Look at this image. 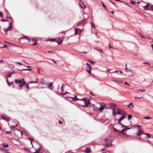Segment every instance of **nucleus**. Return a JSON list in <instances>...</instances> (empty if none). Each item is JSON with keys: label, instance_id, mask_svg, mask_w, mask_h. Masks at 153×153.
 <instances>
[{"label": "nucleus", "instance_id": "49530a36", "mask_svg": "<svg viewBox=\"0 0 153 153\" xmlns=\"http://www.w3.org/2000/svg\"><path fill=\"white\" fill-rule=\"evenodd\" d=\"M63 85L62 86V87H61V90L62 91H63Z\"/></svg>", "mask_w": 153, "mask_h": 153}, {"label": "nucleus", "instance_id": "473e14b6", "mask_svg": "<svg viewBox=\"0 0 153 153\" xmlns=\"http://www.w3.org/2000/svg\"><path fill=\"white\" fill-rule=\"evenodd\" d=\"M145 90H142L141 89H138L137 91H141V92H144L145 91Z\"/></svg>", "mask_w": 153, "mask_h": 153}, {"label": "nucleus", "instance_id": "58836bf2", "mask_svg": "<svg viewBox=\"0 0 153 153\" xmlns=\"http://www.w3.org/2000/svg\"><path fill=\"white\" fill-rule=\"evenodd\" d=\"M89 62L90 63H91V64H94V63H95V62H93V61H91V60H90V61H89Z\"/></svg>", "mask_w": 153, "mask_h": 153}, {"label": "nucleus", "instance_id": "3c124183", "mask_svg": "<svg viewBox=\"0 0 153 153\" xmlns=\"http://www.w3.org/2000/svg\"><path fill=\"white\" fill-rule=\"evenodd\" d=\"M90 94H91L92 95V96H95V95L94 94H93V93H92V92H91H91H90Z\"/></svg>", "mask_w": 153, "mask_h": 153}, {"label": "nucleus", "instance_id": "a878e982", "mask_svg": "<svg viewBox=\"0 0 153 153\" xmlns=\"http://www.w3.org/2000/svg\"><path fill=\"white\" fill-rule=\"evenodd\" d=\"M132 117V116L131 115L129 114L128 116V120H130Z\"/></svg>", "mask_w": 153, "mask_h": 153}, {"label": "nucleus", "instance_id": "dca6fc26", "mask_svg": "<svg viewBox=\"0 0 153 153\" xmlns=\"http://www.w3.org/2000/svg\"><path fill=\"white\" fill-rule=\"evenodd\" d=\"M121 120H120V119L119 120V122H118V123L119 124L121 125L123 127H125V128H127V127H128V126H125L124 125H123V124L121 123Z\"/></svg>", "mask_w": 153, "mask_h": 153}, {"label": "nucleus", "instance_id": "1a4fd4ad", "mask_svg": "<svg viewBox=\"0 0 153 153\" xmlns=\"http://www.w3.org/2000/svg\"><path fill=\"white\" fill-rule=\"evenodd\" d=\"M110 107L111 108L112 110H115L116 107V105L114 103H111L110 104Z\"/></svg>", "mask_w": 153, "mask_h": 153}, {"label": "nucleus", "instance_id": "20e7f679", "mask_svg": "<svg viewBox=\"0 0 153 153\" xmlns=\"http://www.w3.org/2000/svg\"><path fill=\"white\" fill-rule=\"evenodd\" d=\"M1 117L2 119L7 121H8L11 119L10 117L4 114L1 115Z\"/></svg>", "mask_w": 153, "mask_h": 153}, {"label": "nucleus", "instance_id": "e433bc0d", "mask_svg": "<svg viewBox=\"0 0 153 153\" xmlns=\"http://www.w3.org/2000/svg\"><path fill=\"white\" fill-rule=\"evenodd\" d=\"M114 131L116 132H119V133H120V131H119V130H117V129L115 128H114Z\"/></svg>", "mask_w": 153, "mask_h": 153}, {"label": "nucleus", "instance_id": "c03bdc74", "mask_svg": "<svg viewBox=\"0 0 153 153\" xmlns=\"http://www.w3.org/2000/svg\"><path fill=\"white\" fill-rule=\"evenodd\" d=\"M143 64H147L149 66L150 65V64H149V63H148V62H144L143 63Z\"/></svg>", "mask_w": 153, "mask_h": 153}, {"label": "nucleus", "instance_id": "7ed1b4c3", "mask_svg": "<svg viewBox=\"0 0 153 153\" xmlns=\"http://www.w3.org/2000/svg\"><path fill=\"white\" fill-rule=\"evenodd\" d=\"M112 140L109 139H105L106 144L105 146L106 147L109 146H112Z\"/></svg>", "mask_w": 153, "mask_h": 153}, {"label": "nucleus", "instance_id": "603ef678", "mask_svg": "<svg viewBox=\"0 0 153 153\" xmlns=\"http://www.w3.org/2000/svg\"><path fill=\"white\" fill-rule=\"evenodd\" d=\"M33 45H37V41L35 43L32 44Z\"/></svg>", "mask_w": 153, "mask_h": 153}, {"label": "nucleus", "instance_id": "680f3d73", "mask_svg": "<svg viewBox=\"0 0 153 153\" xmlns=\"http://www.w3.org/2000/svg\"><path fill=\"white\" fill-rule=\"evenodd\" d=\"M86 65H87V66L89 67V66H90V64H88V63H87L86 64Z\"/></svg>", "mask_w": 153, "mask_h": 153}, {"label": "nucleus", "instance_id": "aec40b11", "mask_svg": "<svg viewBox=\"0 0 153 153\" xmlns=\"http://www.w3.org/2000/svg\"><path fill=\"white\" fill-rule=\"evenodd\" d=\"M123 113H124V112L123 111H118L115 114V115L117 114H120V115H122V114H123Z\"/></svg>", "mask_w": 153, "mask_h": 153}, {"label": "nucleus", "instance_id": "393cba45", "mask_svg": "<svg viewBox=\"0 0 153 153\" xmlns=\"http://www.w3.org/2000/svg\"><path fill=\"white\" fill-rule=\"evenodd\" d=\"M2 146H3L4 147L7 148L8 147L9 145L8 144H6V145H5L4 143H3L2 144Z\"/></svg>", "mask_w": 153, "mask_h": 153}, {"label": "nucleus", "instance_id": "c756f323", "mask_svg": "<svg viewBox=\"0 0 153 153\" xmlns=\"http://www.w3.org/2000/svg\"><path fill=\"white\" fill-rule=\"evenodd\" d=\"M18 126V125L17 124L15 126H13V125H12L11 127V128L12 129L13 128H15L17 127Z\"/></svg>", "mask_w": 153, "mask_h": 153}, {"label": "nucleus", "instance_id": "79ce46f5", "mask_svg": "<svg viewBox=\"0 0 153 153\" xmlns=\"http://www.w3.org/2000/svg\"><path fill=\"white\" fill-rule=\"evenodd\" d=\"M49 41L54 42L55 41V39H50Z\"/></svg>", "mask_w": 153, "mask_h": 153}, {"label": "nucleus", "instance_id": "cd10ccee", "mask_svg": "<svg viewBox=\"0 0 153 153\" xmlns=\"http://www.w3.org/2000/svg\"><path fill=\"white\" fill-rule=\"evenodd\" d=\"M13 72H11V73H10V74H8L7 75V77H11V74H13Z\"/></svg>", "mask_w": 153, "mask_h": 153}, {"label": "nucleus", "instance_id": "4c0bfd02", "mask_svg": "<svg viewBox=\"0 0 153 153\" xmlns=\"http://www.w3.org/2000/svg\"><path fill=\"white\" fill-rule=\"evenodd\" d=\"M98 50L99 51H100V52H102V53H103V51L102 49H98Z\"/></svg>", "mask_w": 153, "mask_h": 153}, {"label": "nucleus", "instance_id": "5701e85b", "mask_svg": "<svg viewBox=\"0 0 153 153\" xmlns=\"http://www.w3.org/2000/svg\"><path fill=\"white\" fill-rule=\"evenodd\" d=\"M38 80L36 79V81L35 82H29V84H31V83H36L38 84Z\"/></svg>", "mask_w": 153, "mask_h": 153}, {"label": "nucleus", "instance_id": "bf43d9fd", "mask_svg": "<svg viewBox=\"0 0 153 153\" xmlns=\"http://www.w3.org/2000/svg\"><path fill=\"white\" fill-rule=\"evenodd\" d=\"M137 126L138 127L139 129L140 128V125H138Z\"/></svg>", "mask_w": 153, "mask_h": 153}, {"label": "nucleus", "instance_id": "e2e57ef3", "mask_svg": "<svg viewBox=\"0 0 153 153\" xmlns=\"http://www.w3.org/2000/svg\"><path fill=\"white\" fill-rule=\"evenodd\" d=\"M23 86V85L22 84H21V85L20 86V88L21 89V88H22V86Z\"/></svg>", "mask_w": 153, "mask_h": 153}, {"label": "nucleus", "instance_id": "0eeeda50", "mask_svg": "<svg viewBox=\"0 0 153 153\" xmlns=\"http://www.w3.org/2000/svg\"><path fill=\"white\" fill-rule=\"evenodd\" d=\"M14 134L16 136H17V134H22V132L18 129H14Z\"/></svg>", "mask_w": 153, "mask_h": 153}, {"label": "nucleus", "instance_id": "f257e3e1", "mask_svg": "<svg viewBox=\"0 0 153 153\" xmlns=\"http://www.w3.org/2000/svg\"><path fill=\"white\" fill-rule=\"evenodd\" d=\"M12 28V23L10 22L9 24V27L7 28H5L4 29H2L1 30V32L3 34H4L5 33H7L8 31L11 30Z\"/></svg>", "mask_w": 153, "mask_h": 153}, {"label": "nucleus", "instance_id": "72a5a7b5", "mask_svg": "<svg viewBox=\"0 0 153 153\" xmlns=\"http://www.w3.org/2000/svg\"><path fill=\"white\" fill-rule=\"evenodd\" d=\"M144 119H151V118H150V117H144Z\"/></svg>", "mask_w": 153, "mask_h": 153}, {"label": "nucleus", "instance_id": "f8f14e48", "mask_svg": "<svg viewBox=\"0 0 153 153\" xmlns=\"http://www.w3.org/2000/svg\"><path fill=\"white\" fill-rule=\"evenodd\" d=\"M91 68L90 66H89V67L87 66L86 68V71L89 73L90 74H91Z\"/></svg>", "mask_w": 153, "mask_h": 153}, {"label": "nucleus", "instance_id": "f704fd0d", "mask_svg": "<svg viewBox=\"0 0 153 153\" xmlns=\"http://www.w3.org/2000/svg\"><path fill=\"white\" fill-rule=\"evenodd\" d=\"M125 66H126L125 70H126V72H128V68H127V64H126Z\"/></svg>", "mask_w": 153, "mask_h": 153}, {"label": "nucleus", "instance_id": "774afa93", "mask_svg": "<svg viewBox=\"0 0 153 153\" xmlns=\"http://www.w3.org/2000/svg\"><path fill=\"white\" fill-rule=\"evenodd\" d=\"M151 9L153 10V6H152L151 7Z\"/></svg>", "mask_w": 153, "mask_h": 153}, {"label": "nucleus", "instance_id": "0e129e2a", "mask_svg": "<svg viewBox=\"0 0 153 153\" xmlns=\"http://www.w3.org/2000/svg\"><path fill=\"white\" fill-rule=\"evenodd\" d=\"M111 70V69H109V70H108V72H109V73H111V72H110V71Z\"/></svg>", "mask_w": 153, "mask_h": 153}, {"label": "nucleus", "instance_id": "2eb2a0df", "mask_svg": "<svg viewBox=\"0 0 153 153\" xmlns=\"http://www.w3.org/2000/svg\"><path fill=\"white\" fill-rule=\"evenodd\" d=\"M15 83L18 84H20L22 83V81L18 79H16L15 80Z\"/></svg>", "mask_w": 153, "mask_h": 153}, {"label": "nucleus", "instance_id": "ddd939ff", "mask_svg": "<svg viewBox=\"0 0 153 153\" xmlns=\"http://www.w3.org/2000/svg\"><path fill=\"white\" fill-rule=\"evenodd\" d=\"M84 152L86 153H91V149L89 147L87 148Z\"/></svg>", "mask_w": 153, "mask_h": 153}, {"label": "nucleus", "instance_id": "864d4df0", "mask_svg": "<svg viewBox=\"0 0 153 153\" xmlns=\"http://www.w3.org/2000/svg\"><path fill=\"white\" fill-rule=\"evenodd\" d=\"M3 60H0V64H2L3 62Z\"/></svg>", "mask_w": 153, "mask_h": 153}, {"label": "nucleus", "instance_id": "69168bd1", "mask_svg": "<svg viewBox=\"0 0 153 153\" xmlns=\"http://www.w3.org/2000/svg\"><path fill=\"white\" fill-rule=\"evenodd\" d=\"M139 34L141 35V36L142 38H144L143 36V35H141L140 33Z\"/></svg>", "mask_w": 153, "mask_h": 153}, {"label": "nucleus", "instance_id": "6ab92c4d", "mask_svg": "<svg viewBox=\"0 0 153 153\" xmlns=\"http://www.w3.org/2000/svg\"><path fill=\"white\" fill-rule=\"evenodd\" d=\"M149 4H147L144 7V10H149L148 8V7L149 6Z\"/></svg>", "mask_w": 153, "mask_h": 153}, {"label": "nucleus", "instance_id": "412c9836", "mask_svg": "<svg viewBox=\"0 0 153 153\" xmlns=\"http://www.w3.org/2000/svg\"><path fill=\"white\" fill-rule=\"evenodd\" d=\"M133 105V103L132 102H131L129 105H128V107L129 108H132L134 107V106Z\"/></svg>", "mask_w": 153, "mask_h": 153}, {"label": "nucleus", "instance_id": "6e6d98bb", "mask_svg": "<svg viewBox=\"0 0 153 153\" xmlns=\"http://www.w3.org/2000/svg\"><path fill=\"white\" fill-rule=\"evenodd\" d=\"M130 3L133 4H135V3L134 1H131Z\"/></svg>", "mask_w": 153, "mask_h": 153}, {"label": "nucleus", "instance_id": "a211bd4d", "mask_svg": "<svg viewBox=\"0 0 153 153\" xmlns=\"http://www.w3.org/2000/svg\"><path fill=\"white\" fill-rule=\"evenodd\" d=\"M143 133V131L141 130H140L138 132L137 134V136H139L142 134Z\"/></svg>", "mask_w": 153, "mask_h": 153}, {"label": "nucleus", "instance_id": "4be33fe9", "mask_svg": "<svg viewBox=\"0 0 153 153\" xmlns=\"http://www.w3.org/2000/svg\"><path fill=\"white\" fill-rule=\"evenodd\" d=\"M52 85H53V83L52 82L50 83L49 84V87H48L51 90H52V88H51L52 87Z\"/></svg>", "mask_w": 153, "mask_h": 153}, {"label": "nucleus", "instance_id": "9d476101", "mask_svg": "<svg viewBox=\"0 0 153 153\" xmlns=\"http://www.w3.org/2000/svg\"><path fill=\"white\" fill-rule=\"evenodd\" d=\"M127 114L125 113H123V114H122V116L120 118V120H122L123 119H124L126 117Z\"/></svg>", "mask_w": 153, "mask_h": 153}, {"label": "nucleus", "instance_id": "338daca9", "mask_svg": "<svg viewBox=\"0 0 153 153\" xmlns=\"http://www.w3.org/2000/svg\"><path fill=\"white\" fill-rule=\"evenodd\" d=\"M4 47L5 48H7V45H4Z\"/></svg>", "mask_w": 153, "mask_h": 153}, {"label": "nucleus", "instance_id": "bb28decb", "mask_svg": "<svg viewBox=\"0 0 153 153\" xmlns=\"http://www.w3.org/2000/svg\"><path fill=\"white\" fill-rule=\"evenodd\" d=\"M63 37H60L58 39V40L60 42H62L63 41Z\"/></svg>", "mask_w": 153, "mask_h": 153}, {"label": "nucleus", "instance_id": "f03ea898", "mask_svg": "<svg viewBox=\"0 0 153 153\" xmlns=\"http://www.w3.org/2000/svg\"><path fill=\"white\" fill-rule=\"evenodd\" d=\"M77 100H83L85 103V106L87 107H88V105L90 103V102L88 99L86 98H82V99H77Z\"/></svg>", "mask_w": 153, "mask_h": 153}, {"label": "nucleus", "instance_id": "c9c22d12", "mask_svg": "<svg viewBox=\"0 0 153 153\" xmlns=\"http://www.w3.org/2000/svg\"><path fill=\"white\" fill-rule=\"evenodd\" d=\"M145 134L148 135V137H151V136H152L150 134H149L147 133H145Z\"/></svg>", "mask_w": 153, "mask_h": 153}, {"label": "nucleus", "instance_id": "052dcab7", "mask_svg": "<svg viewBox=\"0 0 153 153\" xmlns=\"http://www.w3.org/2000/svg\"><path fill=\"white\" fill-rule=\"evenodd\" d=\"M53 52L54 51H49L48 52L49 53H53Z\"/></svg>", "mask_w": 153, "mask_h": 153}, {"label": "nucleus", "instance_id": "a19ab883", "mask_svg": "<svg viewBox=\"0 0 153 153\" xmlns=\"http://www.w3.org/2000/svg\"><path fill=\"white\" fill-rule=\"evenodd\" d=\"M16 63L17 64H18L20 65H22V63L19 62H16Z\"/></svg>", "mask_w": 153, "mask_h": 153}, {"label": "nucleus", "instance_id": "b1692460", "mask_svg": "<svg viewBox=\"0 0 153 153\" xmlns=\"http://www.w3.org/2000/svg\"><path fill=\"white\" fill-rule=\"evenodd\" d=\"M7 84L9 85V86H10V85L13 83V82H12L11 83H10V82L8 81V79H7Z\"/></svg>", "mask_w": 153, "mask_h": 153}, {"label": "nucleus", "instance_id": "6e6552de", "mask_svg": "<svg viewBox=\"0 0 153 153\" xmlns=\"http://www.w3.org/2000/svg\"><path fill=\"white\" fill-rule=\"evenodd\" d=\"M75 34H77L79 33L80 34V33L82 32V30L81 29H77L76 28H75Z\"/></svg>", "mask_w": 153, "mask_h": 153}, {"label": "nucleus", "instance_id": "7c9ffc66", "mask_svg": "<svg viewBox=\"0 0 153 153\" xmlns=\"http://www.w3.org/2000/svg\"><path fill=\"white\" fill-rule=\"evenodd\" d=\"M72 98L73 99V100L74 101H75V100H77V99H78V98H77V96H76L75 97Z\"/></svg>", "mask_w": 153, "mask_h": 153}, {"label": "nucleus", "instance_id": "a18cd8bd", "mask_svg": "<svg viewBox=\"0 0 153 153\" xmlns=\"http://www.w3.org/2000/svg\"><path fill=\"white\" fill-rule=\"evenodd\" d=\"M0 16L2 18L3 17V14L1 12H0Z\"/></svg>", "mask_w": 153, "mask_h": 153}, {"label": "nucleus", "instance_id": "423d86ee", "mask_svg": "<svg viewBox=\"0 0 153 153\" xmlns=\"http://www.w3.org/2000/svg\"><path fill=\"white\" fill-rule=\"evenodd\" d=\"M79 4L80 6L82 8H85V5L83 3L81 0L79 1Z\"/></svg>", "mask_w": 153, "mask_h": 153}, {"label": "nucleus", "instance_id": "8fccbe9b", "mask_svg": "<svg viewBox=\"0 0 153 153\" xmlns=\"http://www.w3.org/2000/svg\"><path fill=\"white\" fill-rule=\"evenodd\" d=\"M27 70V71H31V69H23V70Z\"/></svg>", "mask_w": 153, "mask_h": 153}, {"label": "nucleus", "instance_id": "4468645a", "mask_svg": "<svg viewBox=\"0 0 153 153\" xmlns=\"http://www.w3.org/2000/svg\"><path fill=\"white\" fill-rule=\"evenodd\" d=\"M127 130H128V128L124 129L120 131V133H122L124 135H126V134L124 133V132Z\"/></svg>", "mask_w": 153, "mask_h": 153}, {"label": "nucleus", "instance_id": "ea45409f", "mask_svg": "<svg viewBox=\"0 0 153 153\" xmlns=\"http://www.w3.org/2000/svg\"><path fill=\"white\" fill-rule=\"evenodd\" d=\"M102 5L103 6V7L105 8V9H106V6H105V5L103 3H102Z\"/></svg>", "mask_w": 153, "mask_h": 153}, {"label": "nucleus", "instance_id": "39448f33", "mask_svg": "<svg viewBox=\"0 0 153 153\" xmlns=\"http://www.w3.org/2000/svg\"><path fill=\"white\" fill-rule=\"evenodd\" d=\"M104 108H108L107 107L106 104L101 105L99 108V110L100 112H102Z\"/></svg>", "mask_w": 153, "mask_h": 153}, {"label": "nucleus", "instance_id": "5fc2aeb1", "mask_svg": "<svg viewBox=\"0 0 153 153\" xmlns=\"http://www.w3.org/2000/svg\"><path fill=\"white\" fill-rule=\"evenodd\" d=\"M113 110V114L114 115H116L115 114V110Z\"/></svg>", "mask_w": 153, "mask_h": 153}, {"label": "nucleus", "instance_id": "f3484780", "mask_svg": "<svg viewBox=\"0 0 153 153\" xmlns=\"http://www.w3.org/2000/svg\"><path fill=\"white\" fill-rule=\"evenodd\" d=\"M23 39H26L28 40L29 42H30V39L28 38L26 36H25L24 37L22 38H20L19 39V40L20 41L21 40H22Z\"/></svg>", "mask_w": 153, "mask_h": 153}, {"label": "nucleus", "instance_id": "13d9d810", "mask_svg": "<svg viewBox=\"0 0 153 153\" xmlns=\"http://www.w3.org/2000/svg\"><path fill=\"white\" fill-rule=\"evenodd\" d=\"M59 123L60 124H62L63 123L61 122V121L59 120Z\"/></svg>", "mask_w": 153, "mask_h": 153}, {"label": "nucleus", "instance_id": "37998d69", "mask_svg": "<svg viewBox=\"0 0 153 153\" xmlns=\"http://www.w3.org/2000/svg\"><path fill=\"white\" fill-rule=\"evenodd\" d=\"M108 70V68H105V69H103V71L104 72H105V71H107Z\"/></svg>", "mask_w": 153, "mask_h": 153}, {"label": "nucleus", "instance_id": "09e8293b", "mask_svg": "<svg viewBox=\"0 0 153 153\" xmlns=\"http://www.w3.org/2000/svg\"><path fill=\"white\" fill-rule=\"evenodd\" d=\"M26 87L27 88V90H28L29 88L28 85L27 84L26 85Z\"/></svg>", "mask_w": 153, "mask_h": 153}, {"label": "nucleus", "instance_id": "c85d7f7f", "mask_svg": "<svg viewBox=\"0 0 153 153\" xmlns=\"http://www.w3.org/2000/svg\"><path fill=\"white\" fill-rule=\"evenodd\" d=\"M22 80L23 81V82H22V84L23 86L24 85H25L26 84V83L24 81V79H23Z\"/></svg>", "mask_w": 153, "mask_h": 153}, {"label": "nucleus", "instance_id": "9b49d317", "mask_svg": "<svg viewBox=\"0 0 153 153\" xmlns=\"http://www.w3.org/2000/svg\"><path fill=\"white\" fill-rule=\"evenodd\" d=\"M86 21V19H84L82 20L81 22H80L77 23V26L83 25L85 22Z\"/></svg>", "mask_w": 153, "mask_h": 153}, {"label": "nucleus", "instance_id": "2f4dec72", "mask_svg": "<svg viewBox=\"0 0 153 153\" xmlns=\"http://www.w3.org/2000/svg\"><path fill=\"white\" fill-rule=\"evenodd\" d=\"M1 21L2 22H10L9 20H6V19H2L1 20Z\"/></svg>", "mask_w": 153, "mask_h": 153}, {"label": "nucleus", "instance_id": "4d7b16f0", "mask_svg": "<svg viewBox=\"0 0 153 153\" xmlns=\"http://www.w3.org/2000/svg\"><path fill=\"white\" fill-rule=\"evenodd\" d=\"M125 84L126 85H127L128 86H129V84H128L126 82H125Z\"/></svg>", "mask_w": 153, "mask_h": 153}, {"label": "nucleus", "instance_id": "de8ad7c7", "mask_svg": "<svg viewBox=\"0 0 153 153\" xmlns=\"http://www.w3.org/2000/svg\"><path fill=\"white\" fill-rule=\"evenodd\" d=\"M31 40L33 42H36L37 41L35 39H31Z\"/></svg>", "mask_w": 153, "mask_h": 153}]
</instances>
